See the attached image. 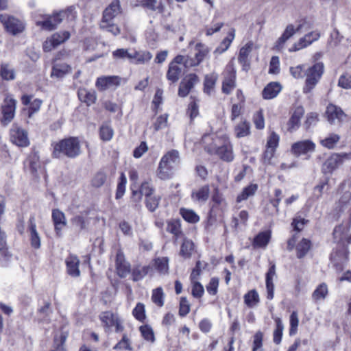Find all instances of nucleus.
<instances>
[{
  "mask_svg": "<svg viewBox=\"0 0 351 351\" xmlns=\"http://www.w3.org/2000/svg\"><path fill=\"white\" fill-rule=\"evenodd\" d=\"M52 156L56 158H75L81 154V145L77 137H69L53 143Z\"/></svg>",
  "mask_w": 351,
  "mask_h": 351,
  "instance_id": "f257e3e1",
  "label": "nucleus"
},
{
  "mask_svg": "<svg viewBox=\"0 0 351 351\" xmlns=\"http://www.w3.org/2000/svg\"><path fill=\"white\" fill-rule=\"evenodd\" d=\"M180 162V154L176 149L167 152L160 159L157 170V176L161 180L169 179L173 169Z\"/></svg>",
  "mask_w": 351,
  "mask_h": 351,
  "instance_id": "f03ea898",
  "label": "nucleus"
},
{
  "mask_svg": "<svg viewBox=\"0 0 351 351\" xmlns=\"http://www.w3.org/2000/svg\"><path fill=\"white\" fill-rule=\"evenodd\" d=\"M351 160V152L349 153H333L324 162L322 171L324 173H332L340 167L345 161Z\"/></svg>",
  "mask_w": 351,
  "mask_h": 351,
  "instance_id": "7ed1b4c3",
  "label": "nucleus"
},
{
  "mask_svg": "<svg viewBox=\"0 0 351 351\" xmlns=\"http://www.w3.org/2000/svg\"><path fill=\"white\" fill-rule=\"evenodd\" d=\"M205 150L210 154H217L221 160L231 162L234 160L232 145L228 140H226L221 146L216 143L205 146Z\"/></svg>",
  "mask_w": 351,
  "mask_h": 351,
  "instance_id": "20e7f679",
  "label": "nucleus"
},
{
  "mask_svg": "<svg viewBox=\"0 0 351 351\" xmlns=\"http://www.w3.org/2000/svg\"><path fill=\"white\" fill-rule=\"evenodd\" d=\"M222 75V92L229 95L236 87V70L232 61L226 65Z\"/></svg>",
  "mask_w": 351,
  "mask_h": 351,
  "instance_id": "39448f33",
  "label": "nucleus"
},
{
  "mask_svg": "<svg viewBox=\"0 0 351 351\" xmlns=\"http://www.w3.org/2000/svg\"><path fill=\"white\" fill-rule=\"evenodd\" d=\"M324 71L322 63H317L306 71V85L303 88L304 93H308L315 87Z\"/></svg>",
  "mask_w": 351,
  "mask_h": 351,
  "instance_id": "423d86ee",
  "label": "nucleus"
},
{
  "mask_svg": "<svg viewBox=\"0 0 351 351\" xmlns=\"http://www.w3.org/2000/svg\"><path fill=\"white\" fill-rule=\"evenodd\" d=\"M0 21L7 32L12 35L20 34L25 29V23L12 16L0 14Z\"/></svg>",
  "mask_w": 351,
  "mask_h": 351,
  "instance_id": "0eeeda50",
  "label": "nucleus"
},
{
  "mask_svg": "<svg viewBox=\"0 0 351 351\" xmlns=\"http://www.w3.org/2000/svg\"><path fill=\"white\" fill-rule=\"evenodd\" d=\"M99 319L103 326L108 330L115 326L116 332H122L124 329L117 313H114L111 311H105L100 314Z\"/></svg>",
  "mask_w": 351,
  "mask_h": 351,
  "instance_id": "6e6552de",
  "label": "nucleus"
},
{
  "mask_svg": "<svg viewBox=\"0 0 351 351\" xmlns=\"http://www.w3.org/2000/svg\"><path fill=\"white\" fill-rule=\"evenodd\" d=\"M70 38L68 31L59 32L53 34L43 43V50L46 52L51 51L53 48L63 43Z\"/></svg>",
  "mask_w": 351,
  "mask_h": 351,
  "instance_id": "1a4fd4ad",
  "label": "nucleus"
},
{
  "mask_svg": "<svg viewBox=\"0 0 351 351\" xmlns=\"http://www.w3.org/2000/svg\"><path fill=\"white\" fill-rule=\"evenodd\" d=\"M10 141L19 147H27L29 145L27 132L23 129L13 125L10 131Z\"/></svg>",
  "mask_w": 351,
  "mask_h": 351,
  "instance_id": "9d476101",
  "label": "nucleus"
},
{
  "mask_svg": "<svg viewBox=\"0 0 351 351\" xmlns=\"http://www.w3.org/2000/svg\"><path fill=\"white\" fill-rule=\"evenodd\" d=\"M66 13L64 10L53 13L43 21H37L36 25L47 30L55 29L64 19Z\"/></svg>",
  "mask_w": 351,
  "mask_h": 351,
  "instance_id": "9b49d317",
  "label": "nucleus"
},
{
  "mask_svg": "<svg viewBox=\"0 0 351 351\" xmlns=\"http://www.w3.org/2000/svg\"><path fill=\"white\" fill-rule=\"evenodd\" d=\"M199 81L198 76L195 73H191L186 75L180 84L178 95L182 97H186L191 90Z\"/></svg>",
  "mask_w": 351,
  "mask_h": 351,
  "instance_id": "f8f14e48",
  "label": "nucleus"
},
{
  "mask_svg": "<svg viewBox=\"0 0 351 351\" xmlns=\"http://www.w3.org/2000/svg\"><path fill=\"white\" fill-rule=\"evenodd\" d=\"M315 149V144L311 140H304L293 143L291 146L292 153L298 156L309 152H313Z\"/></svg>",
  "mask_w": 351,
  "mask_h": 351,
  "instance_id": "ddd939ff",
  "label": "nucleus"
},
{
  "mask_svg": "<svg viewBox=\"0 0 351 351\" xmlns=\"http://www.w3.org/2000/svg\"><path fill=\"white\" fill-rule=\"evenodd\" d=\"M16 101L12 98H5L2 106L3 117L1 122L4 124L10 123L14 117Z\"/></svg>",
  "mask_w": 351,
  "mask_h": 351,
  "instance_id": "4468645a",
  "label": "nucleus"
},
{
  "mask_svg": "<svg viewBox=\"0 0 351 351\" xmlns=\"http://www.w3.org/2000/svg\"><path fill=\"white\" fill-rule=\"evenodd\" d=\"M195 58L194 59L191 58L190 62H186L187 66H195L199 64L209 52L208 48L201 43H198L195 45Z\"/></svg>",
  "mask_w": 351,
  "mask_h": 351,
  "instance_id": "2eb2a0df",
  "label": "nucleus"
},
{
  "mask_svg": "<svg viewBox=\"0 0 351 351\" xmlns=\"http://www.w3.org/2000/svg\"><path fill=\"white\" fill-rule=\"evenodd\" d=\"M116 269L120 278H125L130 273V265L125 259L122 252L119 251L116 256Z\"/></svg>",
  "mask_w": 351,
  "mask_h": 351,
  "instance_id": "dca6fc26",
  "label": "nucleus"
},
{
  "mask_svg": "<svg viewBox=\"0 0 351 351\" xmlns=\"http://www.w3.org/2000/svg\"><path fill=\"white\" fill-rule=\"evenodd\" d=\"M27 230L29 232V239L31 245L35 249L40 247V238L36 230V219L34 216H31L28 221Z\"/></svg>",
  "mask_w": 351,
  "mask_h": 351,
  "instance_id": "f3484780",
  "label": "nucleus"
},
{
  "mask_svg": "<svg viewBox=\"0 0 351 351\" xmlns=\"http://www.w3.org/2000/svg\"><path fill=\"white\" fill-rule=\"evenodd\" d=\"M51 217L54 224L55 231L58 235L60 236L62 230L67 224L65 215L59 209H53L52 210Z\"/></svg>",
  "mask_w": 351,
  "mask_h": 351,
  "instance_id": "a211bd4d",
  "label": "nucleus"
},
{
  "mask_svg": "<svg viewBox=\"0 0 351 351\" xmlns=\"http://www.w3.org/2000/svg\"><path fill=\"white\" fill-rule=\"evenodd\" d=\"M276 265L271 264L269 267L265 276L266 289H267V298L272 300L274 295V278L276 277Z\"/></svg>",
  "mask_w": 351,
  "mask_h": 351,
  "instance_id": "6ab92c4d",
  "label": "nucleus"
},
{
  "mask_svg": "<svg viewBox=\"0 0 351 351\" xmlns=\"http://www.w3.org/2000/svg\"><path fill=\"white\" fill-rule=\"evenodd\" d=\"M120 12V2L119 0H114L104 10L101 21H112Z\"/></svg>",
  "mask_w": 351,
  "mask_h": 351,
  "instance_id": "aec40b11",
  "label": "nucleus"
},
{
  "mask_svg": "<svg viewBox=\"0 0 351 351\" xmlns=\"http://www.w3.org/2000/svg\"><path fill=\"white\" fill-rule=\"evenodd\" d=\"M304 114V109L302 106L295 108L291 118L288 121V130L293 132L296 130L300 125V120Z\"/></svg>",
  "mask_w": 351,
  "mask_h": 351,
  "instance_id": "412c9836",
  "label": "nucleus"
},
{
  "mask_svg": "<svg viewBox=\"0 0 351 351\" xmlns=\"http://www.w3.org/2000/svg\"><path fill=\"white\" fill-rule=\"evenodd\" d=\"M66 270L69 275L73 277H78L80 275L79 269L80 260L74 255H69L65 260Z\"/></svg>",
  "mask_w": 351,
  "mask_h": 351,
  "instance_id": "4be33fe9",
  "label": "nucleus"
},
{
  "mask_svg": "<svg viewBox=\"0 0 351 351\" xmlns=\"http://www.w3.org/2000/svg\"><path fill=\"white\" fill-rule=\"evenodd\" d=\"M119 79L117 76H104L98 77L96 82V86L101 90H106L112 85H119Z\"/></svg>",
  "mask_w": 351,
  "mask_h": 351,
  "instance_id": "5701e85b",
  "label": "nucleus"
},
{
  "mask_svg": "<svg viewBox=\"0 0 351 351\" xmlns=\"http://www.w3.org/2000/svg\"><path fill=\"white\" fill-rule=\"evenodd\" d=\"M252 48L253 43L248 42L240 49L238 60L243 65L245 69H247V67H249L250 66L248 57L252 51Z\"/></svg>",
  "mask_w": 351,
  "mask_h": 351,
  "instance_id": "b1692460",
  "label": "nucleus"
},
{
  "mask_svg": "<svg viewBox=\"0 0 351 351\" xmlns=\"http://www.w3.org/2000/svg\"><path fill=\"white\" fill-rule=\"evenodd\" d=\"M218 80V74L213 72L205 75L204 82V92L207 95H211Z\"/></svg>",
  "mask_w": 351,
  "mask_h": 351,
  "instance_id": "393cba45",
  "label": "nucleus"
},
{
  "mask_svg": "<svg viewBox=\"0 0 351 351\" xmlns=\"http://www.w3.org/2000/svg\"><path fill=\"white\" fill-rule=\"evenodd\" d=\"M154 189L151 186L150 184L147 182H143L140 188L139 191H132V198L136 202H139L142 195H145L148 197L152 195Z\"/></svg>",
  "mask_w": 351,
  "mask_h": 351,
  "instance_id": "a878e982",
  "label": "nucleus"
},
{
  "mask_svg": "<svg viewBox=\"0 0 351 351\" xmlns=\"http://www.w3.org/2000/svg\"><path fill=\"white\" fill-rule=\"evenodd\" d=\"M71 71V66L66 63H56L52 66L51 77L60 79Z\"/></svg>",
  "mask_w": 351,
  "mask_h": 351,
  "instance_id": "bb28decb",
  "label": "nucleus"
},
{
  "mask_svg": "<svg viewBox=\"0 0 351 351\" xmlns=\"http://www.w3.org/2000/svg\"><path fill=\"white\" fill-rule=\"evenodd\" d=\"M295 30L293 25L289 24L288 25L281 36L278 39L276 43L275 47L278 50H280L283 48L284 44L286 43L287 40H289L292 36L295 34Z\"/></svg>",
  "mask_w": 351,
  "mask_h": 351,
  "instance_id": "cd10ccee",
  "label": "nucleus"
},
{
  "mask_svg": "<svg viewBox=\"0 0 351 351\" xmlns=\"http://www.w3.org/2000/svg\"><path fill=\"white\" fill-rule=\"evenodd\" d=\"M270 239V231L259 232L254 239L253 246L255 248H265L269 243Z\"/></svg>",
  "mask_w": 351,
  "mask_h": 351,
  "instance_id": "c85d7f7f",
  "label": "nucleus"
},
{
  "mask_svg": "<svg viewBox=\"0 0 351 351\" xmlns=\"http://www.w3.org/2000/svg\"><path fill=\"white\" fill-rule=\"evenodd\" d=\"M152 271V268L149 265H137L134 267L131 271L132 279L134 282H138L142 280Z\"/></svg>",
  "mask_w": 351,
  "mask_h": 351,
  "instance_id": "c756f323",
  "label": "nucleus"
},
{
  "mask_svg": "<svg viewBox=\"0 0 351 351\" xmlns=\"http://www.w3.org/2000/svg\"><path fill=\"white\" fill-rule=\"evenodd\" d=\"M281 90V86L278 82L269 83L263 90V97L265 99L276 97Z\"/></svg>",
  "mask_w": 351,
  "mask_h": 351,
  "instance_id": "7c9ffc66",
  "label": "nucleus"
},
{
  "mask_svg": "<svg viewBox=\"0 0 351 351\" xmlns=\"http://www.w3.org/2000/svg\"><path fill=\"white\" fill-rule=\"evenodd\" d=\"M77 95L80 100L86 103L88 106L93 104L97 99L96 93L94 90L86 88H80Z\"/></svg>",
  "mask_w": 351,
  "mask_h": 351,
  "instance_id": "2f4dec72",
  "label": "nucleus"
},
{
  "mask_svg": "<svg viewBox=\"0 0 351 351\" xmlns=\"http://www.w3.org/2000/svg\"><path fill=\"white\" fill-rule=\"evenodd\" d=\"M235 37V29L234 28L230 29L228 36L221 41L219 45L216 48L214 53L221 54L226 51L230 46L232 40Z\"/></svg>",
  "mask_w": 351,
  "mask_h": 351,
  "instance_id": "473e14b6",
  "label": "nucleus"
},
{
  "mask_svg": "<svg viewBox=\"0 0 351 351\" xmlns=\"http://www.w3.org/2000/svg\"><path fill=\"white\" fill-rule=\"evenodd\" d=\"M326 113L328 117V121L330 123H335L336 119L339 121L341 120L344 116L343 111L333 105H330L327 107Z\"/></svg>",
  "mask_w": 351,
  "mask_h": 351,
  "instance_id": "72a5a7b5",
  "label": "nucleus"
},
{
  "mask_svg": "<svg viewBox=\"0 0 351 351\" xmlns=\"http://www.w3.org/2000/svg\"><path fill=\"white\" fill-rule=\"evenodd\" d=\"M25 167L29 169L32 174H36L40 168V158L36 152L30 154L25 162Z\"/></svg>",
  "mask_w": 351,
  "mask_h": 351,
  "instance_id": "f704fd0d",
  "label": "nucleus"
},
{
  "mask_svg": "<svg viewBox=\"0 0 351 351\" xmlns=\"http://www.w3.org/2000/svg\"><path fill=\"white\" fill-rule=\"evenodd\" d=\"M181 73L182 68L180 66L175 64V63H170L167 73V78L172 83H175L179 80Z\"/></svg>",
  "mask_w": 351,
  "mask_h": 351,
  "instance_id": "c9c22d12",
  "label": "nucleus"
},
{
  "mask_svg": "<svg viewBox=\"0 0 351 351\" xmlns=\"http://www.w3.org/2000/svg\"><path fill=\"white\" fill-rule=\"evenodd\" d=\"M0 76L3 80H13L15 79L14 69L8 63L3 62L0 65Z\"/></svg>",
  "mask_w": 351,
  "mask_h": 351,
  "instance_id": "e433bc0d",
  "label": "nucleus"
},
{
  "mask_svg": "<svg viewBox=\"0 0 351 351\" xmlns=\"http://www.w3.org/2000/svg\"><path fill=\"white\" fill-rule=\"evenodd\" d=\"M154 267L161 274H167L169 271V258L158 257L154 260Z\"/></svg>",
  "mask_w": 351,
  "mask_h": 351,
  "instance_id": "4c0bfd02",
  "label": "nucleus"
},
{
  "mask_svg": "<svg viewBox=\"0 0 351 351\" xmlns=\"http://www.w3.org/2000/svg\"><path fill=\"white\" fill-rule=\"evenodd\" d=\"M152 54L148 51H134L132 53V61L136 64H145L150 61Z\"/></svg>",
  "mask_w": 351,
  "mask_h": 351,
  "instance_id": "58836bf2",
  "label": "nucleus"
},
{
  "mask_svg": "<svg viewBox=\"0 0 351 351\" xmlns=\"http://www.w3.org/2000/svg\"><path fill=\"white\" fill-rule=\"evenodd\" d=\"M234 132L237 138H242L250 134V124L246 120L241 121L234 128Z\"/></svg>",
  "mask_w": 351,
  "mask_h": 351,
  "instance_id": "ea45409f",
  "label": "nucleus"
},
{
  "mask_svg": "<svg viewBox=\"0 0 351 351\" xmlns=\"http://www.w3.org/2000/svg\"><path fill=\"white\" fill-rule=\"evenodd\" d=\"M328 294V286L326 283H321L313 292L312 299L315 302L324 300Z\"/></svg>",
  "mask_w": 351,
  "mask_h": 351,
  "instance_id": "a19ab883",
  "label": "nucleus"
},
{
  "mask_svg": "<svg viewBox=\"0 0 351 351\" xmlns=\"http://www.w3.org/2000/svg\"><path fill=\"white\" fill-rule=\"evenodd\" d=\"M209 192V186L208 185H205L199 188L197 191H193L191 197L195 201L205 202L208 198Z\"/></svg>",
  "mask_w": 351,
  "mask_h": 351,
  "instance_id": "79ce46f5",
  "label": "nucleus"
},
{
  "mask_svg": "<svg viewBox=\"0 0 351 351\" xmlns=\"http://www.w3.org/2000/svg\"><path fill=\"white\" fill-rule=\"evenodd\" d=\"M311 247L310 240L302 239L301 241L296 245L297 257L302 258L304 257Z\"/></svg>",
  "mask_w": 351,
  "mask_h": 351,
  "instance_id": "37998d69",
  "label": "nucleus"
},
{
  "mask_svg": "<svg viewBox=\"0 0 351 351\" xmlns=\"http://www.w3.org/2000/svg\"><path fill=\"white\" fill-rule=\"evenodd\" d=\"M244 302L250 308L256 306L259 302L258 292L255 289L248 291L244 295Z\"/></svg>",
  "mask_w": 351,
  "mask_h": 351,
  "instance_id": "c03bdc74",
  "label": "nucleus"
},
{
  "mask_svg": "<svg viewBox=\"0 0 351 351\" xmlns=\"http://www.w3.org/2000/svg\"><path fill=\"white\" fill-rule=\"evenodd\" d=\"M141 4L143 7L152 11H157L160 13H162L164 11V5L162 3L158 0H142Z\"/></svg>",
  "mask_w": 351,
  "mask_h": 351,
  "instance_id": "a18cd8bd",
  "label": "nucleus"
},
{
  "mask_svg": "<svg viewBox=\"0 0 351 351\" xmlns=\"http://www.w3.org/2000/svg\"><path fill=\"white\" fill-rule=\"evenodd\" d=\"M340 136L336 134H330L327 137L320 141V144L329 149H333L339 141Z\"/></svg>",
  "mask_w": 351,
  "mask_h": 351,
  "instance_id": "49530a36",
  "label": "nucleus"
},
{
  "mask_svg": "<svg viewBox=\"0 0 351 351\" xmlns=\"http://www.w3.org/2000/svg\"><path fill=\"white\" fill-rule=\"evenodd\" d=\"M276 322V328L274 331V342L276 344H279L281 342L282 340V332L284 330V325L282 322V320L279 317H276L275 319Z\"/></svg>",
  "mask_w": 351,
  "mask_h": 351,
  "instance_id": "de8ad7c7",
  "label": "nucleus"
},
{
  "mask_svg": "<svg viewBox=\"0 0 351 351\" xmlns=\"http://www.w3.org/2000/svg\"><path fill=\"white\" fill-rule=\"evenodd\" d=\"M257 190L256 184H251L243 189L242 192L237 196V202H241L243 200L247 199L249 197L254 195Z\"/></svg>",
  "mask_w": 351,
  "mask_h": 351,
  "instance_id": "09e8293b",
  "label": "nucleus"
},
{
  "mask_svg": "<svg viewBox=\"0 0 351 351\" xmlns=\"http://www.w3.org/2000/svg\"><path fill=\"white\" fill-rule=\"evenodd\" d=\"M194 248V244L192 241L184 239L181 245L180 254L185 258H189Z\"/></svg>",
  "mask_w": 351,
  "mask_h": 351,
  "instance_id": "8fccbe9b",
  "label": "nucleus"
},
{
  "mask_svg": "<svg viewBox=\"0 0 351 351\" xmlns=\"http://www.w3.org/2000/svg\"><path fill=\"white\" fill-rule=\"evenodd\" d=\"M165 293L161 287H158L152 291V300L159 307L164 305Z\"/></svg>",
  "mask_w": 351,
  "mask_h": 351,
  "instance_id": "3c124183",
  "label": "nucleus"
},
{
  "mask_svg": "<svg viewBox=\"0 0 351 351\" xmlns=\"http://www.w3.org/2000/svg\"><path fill=\"white\" fill-rule=\"evenodd\" d=\"M180 212L184 219L189 223H195L199 220V216L193 210L181 208Z\"/></svg>",
  "mask_w": 351,
  "mask_h": 351,
  "instance_id": "603ef678",
  "label": "nucleus"
},
{
  "mask_svg": "<svg viewBox=\"0 0 351 351\" xmlns=\"http://www.w3.org/2000/svg\"><path fill=\"white\" fill-rule=\"evenodd\" d=\"M139 330L145 340L150 341L151 343L155 341L154 333L151 326L149 325L141 326L139 328Z\"/></svg>",
  "mask_w": 351,
  "mask_h": 351,
  "instance_id": "864d4df0",
  "label": "nucleus"
},
{
  "mask_svg": "<svg viewBox=\"0 0 351 351\" xmlns=\"http://www.w3.org/2000/svg\"><path fill=\"white\" fill-rule=\"evenodd\" d=\"M167 231L173 234L176 239L182 234L181 226L179 221L172 220L168 222Z\"/></svg>",
  "mask_w": 351,
  "mask_h": 351,
  "instance_id": "5fc2aeb1",
  "label": "nucleus"
},
{
  "mask_svg": "<svg viewBox=\"0 0 351 351\" xmlns=\"http://www.w3.org/2000/svg\"><path fill=\"white\" fill-rule=\"evenodd\" d=\"M106 173L104 171H98L95 174L92 180L91 184L93 187L99 188L104 184L106 180Z\"/></svg>",
  "mask_w": 351,
  "mask_h": 351,
  "instance_id": "6e6d98bb",
  "label": "nucleus"
},
{
  "mask_svg": "<svg viewBox=\"0 0 351 351\" xmlns=\"http://www.w3.org/2000/svg\"><path fill=\"white\" fill-rule=\"evenodd\" d=\"M99 25L101 29L110 32L114 36H117L120 34L119 27L112 23V21H101Z\"/></svg>",
  "mask_w": 351,
  "mask_h": 351,
  "instance_id": "4d7b16f0",
  "label": "nucleus"
},
{
  "mask_svg": "<svg viewBox=\"0 0 351 351\" xmlns=\"http://www.w3.org/2000/svg\"><path fill=\"white\" fill-rule=\"evenodd\" d=\"M132 314L138 321L143 322L146 319L145 305L142 303H138L133 309Z\"/></svg>",
  "mask_w": 351,
  "mask_h": 351,
  "instance_id": "13d9d810",
  "label": "nucleus"
},
{
  "mask_svg": "<svg viewBox=\"0 0 351 351\" xmlns=\"http://www.w3.org/2000/svg\"><path fill=\"white\" fill-rule=\"evenodd\" d=\"M114 350H132L131 341L126 334H124L122 339L114 346Z\"/></svg>",
  "mask_w": 351,
  "mask_h": 351,
  "instance_id": "bf43d9fd",
  "label": "nucleus"
},
{
  "mask_svg": "<svg viewBox=\"0 0 351 351\" xmlns=\"http://www.w3.org/2000/svg\"><path fill=\"white\" fill-rule=\"evenodd\" d=\"M126 182H127L126 177L124 175V173H122L119 178V182L118 183L117 188V192H116V198L117 199L121 198L125 193Z\"/></svg>",
  "mask_w": 351,
  "mask_h": 351,
  "instance_id": "052dcab7",
  "label": "nucleus"
},
{
  "mask_svg": "<svg viewBox=\"0 0 351 351\" xmlns=\"http://www.w3.org/2000/svg\"><path fill=\"white\" fill-rule=\"evenodd\" d=\"M192 283V290L191 293L194 298H200L203 295L204 293V287L202 285V284L199 282L193 281L191 282Z\"/></svg>",
  "mask_w": 351,
  "mask_h": 351,
  "instance_id": "680f3d73",
  "label": "nucleus"
},
{
  "mask_svg": "<svg viewBox=\"0 0 351 351\" xmlns=\"http://www.w3.org/2000/svg\"><path fill=\"white\" fill-rule=\"evenodd\" d=\"M253 121L257 129L262 130L264 128L265 120L262 110H259L254 114Z\"/></svg>",
  "mask_w": 351,
  "mask_h": 351,
  "instance_id": "e2e57ef3",
  "label": "nucleus"
},
{
  "mask_svg": "<svg viewBox=\"0 0 351 351\" xmlns=\"http://www.w3.org/2000/svg\"><path fill=\"white\" fill-rule=\"evenodd\" d=\"M299 324V319L298 313L295 311H293L290 315V329H289V335H294L298 329Z\"/></svg>",
  "mask_w": 351,
  "mask_h": 351,
  "instance_id": "0e129e2a",
  "label": "nucleus"
},
{
  "mask_svg": "<svg viewBox=\"0 0 351 351\" xmlns=\"http://www.w3.org/2000/svg\"><path fill=\"white\" fill-rule=\"evenodd\" d=\"M112 56L117 59H128L132 61V53H130L128 49H118L113 51Z\"/></svg>",
  "mask_w": 351,
  "mask_h": 351,
  "instance_id": "69168bd1",
  "label": "nucleus"
},
{
  "mask_svg": "<svg viewBox=\"0 0 351 351\" xmlns=\"http://www.w3.org/2000/svg\"><path fill=\"white\" fill-rule=\"evenodd\" d=\"M219 287V278L213 277L210 279L209 283L206 285L207 292L212 295H215L217 293Z\"/></svg>",
  "mask_w": 351,
  "mask_h": 351,
  "instance_id": "338daca9",
  "label": "nucleus"
},
{
  "mask_svg": "<svg viewBox=\"0 0 351 351\" xmlns=\"http://www.w3.org/2000/svg\"><path fill=\"white\" fill-rule=\"evenodd\" d=\"M160 197L149 196L146 197V206L151 211L154 212L156 210L159 205Z\"/></svg>",
  "mask_w": 351,
  "mask_h": 351,
  "instance_id": "774afa93",
  "label": "nucleus"
}]
</instances>
